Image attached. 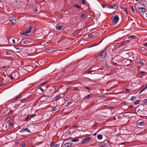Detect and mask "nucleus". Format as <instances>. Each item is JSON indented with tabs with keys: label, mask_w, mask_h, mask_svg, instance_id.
Here are the masks:
<instances>
[{
	"label": "nucleus",
	"mask_w": 147,
	"mask_h": 147,
	"mask_svg": "<svg viewBox=\"0 0 147 147\" xmlns=\"http://www.w3.org/2000/svg\"><path fill=\"white\" fill-rule=\"evenodd\" d=\"M30 118V117L28 116L27 117H26V119H25L27 121H28L29 120H30V119H29Z\"/></svg>",
	"instance_id": "nucleus-43"
},
{
	"label": "nucleus",
	"mask_w": 147,
	"mask_h": 147,
	"mask_svg": "<svg viewBox=\"0 0 147 147\" xmlns=\"http://www.w3.org/2000/svg\"><path fill=\"white\" fill-rule=\"evenodd\" d=\"M34 116L35 115H32L30 117V119L32 118V117H34Z\"/></svg>",
	"instance_id": "nucleus-57"
},
{
	"label": "nucleus",
	"mask_w": 147,
	"mask_h": 147,
	"mask_svg": "<svg viewBox=\"0 0 147 147\" xmlns=\"http://www.w3.org/2000/svg\"><path fill=\"white\" fill-rule=\"evenodd\" d=\"M61 98V97L60 95H57L54 98V100H55V101H57L59 99Z\"/></svg>",
	"instance_id": "nucleus-13"
},
{
	"label": "nucleus",
	"mask_w": 147,
	"mask_h": 147,
	"mask_svg": "<svg viewBox=\"0 0 147 147\" xmlns=\"http://www.w3.org/2000/svg\"><path fill=\"white\" fill-rule=\"evenodd\" d=\"M94 61H87V62H89V63H90V64L91 63H93Z\"/></svg>",
	"instance_id": "nucleus-56"
},
{
	"label": "nucleus",
	"mask_w": 147,
	"mask_h": 147,
	"mask_svg": "<svg viewBox=\"0 0 147 147\" xmlns=\"http://www.w3.org/2000/svg\"><path fill=\"white\" fill-rule=\"evenodd\" d=\"M21 146L22 147H24L26 146V144L25 143H23L21 144Z\"/></svg>",
	"instance_id": "nucleus-40"
},
{
	"label": "nucleus",
	"mask_w": 147,
	"mask_h": 147,
	"mask_svg": "<svg viewBox=\"0 0 147 147\" xmlns=\"http://www.w3.org/2000/svg\"><path fill=\"white\" fill-rule=\"evenodd\" d=\"M34 26L33 24H30L29 25V27L28 29L25 32H23V34L26 36H28V33L31 32V30Z\"/></svg>",
	"instance_id": "nucleus-1"
},
{
	"label": "nucleus",
	"mask_w": 147,
	"mask_h": 147,
	"mask_svg": "<svg viewBox=\"0 0 147 147\" xmlns=\"http://www.w3.org/2000/svg\"><path fill=\"white\" fill-rule=\"evenodd\" d=\"M100 57V53H97V54H96L95 55V57H94V58L95 57L97 58V57Z\"/></svg>",
	"instance_id": "nucleus-33"
},
{
	"label": "nucleus",
	"mask_w": 147,
	"mask_h": 147,
	"mask_svg": "<svg viewBox=\"0 0 147 147\" xmlns=\"http://www.w3.org/2000/svg\"><path fill=\"white\" fill-rule=\"evenodd\" d=\"M136 98L135 96H133L131 98V100L132 101H134Z\"/></svg>",
	"instance_id": "nucleus-36"
},
{
	"label": "nucleus",
	"mask_w": 147,
	"mask_h": 147,
	"mask_svg": "<svg viewBox=\"0 0 147 147\" xmlns=\"http://www.w3.org/2000/svg\"><path fill=\"white\" fill-rule=\"evenodd\" d=\"M38 89L41 90L42 92H43L44 91V90L41 87H39Z\"/></svg>",
	"instance_id": "nucleus-44"
},
{
	"label": "nucleus",
	"mask_w": 147,
	"mask_h": 147,
	"mask_svg": "<svg viewBox=\"0 0 147 147\" xmlns=\"http://www.w3.org/2000/svg\"><path fill=\"white\" fill-rule=\"evenodd\" d=\"M85 16V15L84 13H82L81 14V17L82 18H84Z\"/></svg>",
	"instance_id": "nucleus-38"
},
{
	"label": "nucleus",
	"mask_w": 147,
	"mask_h": 147,
	"mask_svg": "<svg viewBox=\"0 0 147 147\" xmlns=\"http://www.w3.org/2000/svg\"><path fill=\"white\" fill-rule=\"evenodd\" d=\"M9 125H10V126H11V127H12V126H13V123H12V122H11L10 123Z\"/></svg>",
	"instance_id": "nucleus-48"
},
{
	"label": "nucleus",
	"mask_w": 147,
	"mask_h": 147,
	"mask_svg": "<svg viewBox=\"0 0 147 147\" xmlns=\"http://www.w3.org/2000/svg\"><path fill=\"white\" fill-rule=\"evenodd\" d=\"M90 94H89L87 96H86L84 97V99H85L88 100L90 98Z\"/></svg>",
	"instance_id": "nucleus-24"
},
{
	"label": "nucleus",
	"mask_w": 147,
	"mask_h": 147,
	"mask_svg": "<svg viewBox=\"0 0 147 147\" xmlns=\"http://www.w3.org/2000/svg\"><path fill=\"white\" fill-rule=\"evenodd\" d=\"M133 105H131L129 107L130 109H132L133 107Z\"/></svg>",
	"instance_id": "nucleus-62"
},
{
	"label": "nucleus",
	"mask_w": 147,
	"mask_h": 147,
	"mask_svg": "<svg viewBox=\"0 0 147 147\" xmlns=\"http://www.w3.org/2000/svg\"><path fill=\"white\" fill-rule=\"evenodd\" d=\"M143 61H145L142 59H139L138 62L141 65L143 66L144 65Z\"/></svg>",
	"instance_id": "nucleus-10"
},
{
	"label": "nucleus",
	"mask_w": 147,
	"mask_h": 147,
	"mask_svg": "<svg viewBox=\"0 0 147 147\" xmlns=\"http://www.w3.org/2000/svg\"><path fill=\"white\" fill-rule=\"evenodd\" d=\"M122 9H124V11L126 12V13L127 14H128V11H127V9L125 8L124 7V8L123 7H122Z\"/></svg>",
	"instance_id": "nucleus-26"
},
{
	"label": "nucleus",
	"mask_w": 147,
	"mask_h": 147,
	"mask_svg": "<svg viewBox=\"0 0 147 147\" xmlns=\"http://www.w3.org/2000/svg\"><path fill=\"white\" fill-rule=\"evenodd\" d=\"M55 143H54V142H51L50 144V145L51 146L52 144H54Z\"/></svg>",
	"instance_id": "nucleus-59"
},
{
	"label": "nucleus",
	"mask_w": 147,
	"mask_h": 147,
	"mask_svg": "<svg viewBox=\"0 0 147 147\" xmlns=\"http://www.w3.org/2000/svg\"><path fill=\"white\" fill-rule=\"evenodd\" d=\"M144 45L145 46H146L147 47V42H146V43H145L144 44Z\"/></svg>",
	"instance_id": "nucleus-61"
},
{
	"label": "nucleus",
	"mask_w": 147,
	"mask_h": 147,
	"mask_svg": "<svg viewBox=\"0 0 147 147\" xmlns=\"http://www.w3.org/2000/svg\"><path fill=\"white\" fill-rule=\"evenodd\" d=\"M60 142H57L54 144H52L50 147H59L60 145Z\"/></svg>",
	"instance_id": "nucleus-6"
},
{
	"label": "nucleus",
	"mask_w": 147,
	"mask_h": 147,
	"mask_svg": "<svg viewBox=\"0 0 147 147\" xmlns=\"http://www.w3.org/2000/svg\"><path fill=\"white\" fill-rule=\"evenodd\" d=\"M93 34H89L88 35V36H89V37H92L93 36Z\"/></svg>",
	"instance_id": "nucleus-51"
},
{
	"label": "nucleus",
	"mask_w": 147,
	"mask_h": 147,
	"mask_svg": "<svg viewBox=\"0 0 147 147\" xmlns=\"http://www.w3.org/2000/svg\"><path fill=\"white\" fill-rule=\"evenodd\" d=\"M111 22L113 24L115 25L117 24L118 21L119 20V18L118 16H115L113 18H112Z\"/></svg>",
	"instance_id": "nucleus-2"
},
{
	"label": "nucleus",
	"mask_w": 147,
	"mask_h": 147,
	"mask_svg": "<svg viewBox=\"0 0 147 147\" xmlns=\"http://www.w3.org/2000/svg\"><path fill=\"white\" fill-rule=\"evenodd\" d=\"M140 100H136L134 103V104L135 105L138 104L140 103Z\"/></svg>",
	"instance_id": "nucleus-27"
},
{
	"label": "nucleus",
	"mask_w": 147,
	"mask_h": 147,
	"mask_svg": "<svg viewBox=\"0 0 147 147\" xmlns=\"http://www.w3.org/2000/svg\"><path fill=\"white\" fill-rule=\"evenodd\" d=\"M6 67V66H3L1 67V70H2V69H3L5 68Z\"/></svg>",
	"instance_id": "nucleus-49"
},
{
	"label": "nucleus",
	"mask_w": 147,
	"mask_h": 147,
	"mask_svg": "<svg viewBox=\"0 0 147 147\" xmlns=\"http://www.w3.org/2000/svg\"><path fill=\"white\" fill-rule=\"evenodd\" d=\"M10 78L11 80H13L14 79V78L13 77L12 75H10Z\"/></svg>",
	"instance_id": "nucleus-47"
},
{
	"label": "nucleus",
	"mask_w": 147,
	"mask_h": 147,
	"mask_svg": "<svg viewBox=\"0 0 147 147\" xmlns=\"http://www.w3.org/2000/svg\"><path fill=\"white\" fill-rule=\"evenodd\" d=\"M91 139L90 137H88L84 138L82 142V143L83 144H85L88 142Z\"/></svg>",
	"instance_id": "nucleus-3"
},
{
	"label": "nucleus",
	"mask_w": 147,
	"mask_h": 147,
	"mask_svg": "<svg viewBox=\"0 0 147 147\" xmlns=\"http://www.w3.org/2000/svg\"><path fill=\"white\" fill-rule=\"evenodd\" d=\"M4 53H5V55H8L9 54V52L7 51L6 50L5 51H4Z\"/></svg>",
	"instance_id": "nucleus-32"
},
{
	"label": "nucleus",
	"mask_w": 147,
	"mask_h": 147,
	"mask_svg": "<svg viewBox=\"0 0 147 147\" xmlns=\"http://www.w3.org/2000/svg\"><path fill=\"white\" fill-rule=\"evenodd\" d=\"M72 145V143H66L64 144L63 147H71Z\"/></svg>",
	"instance_id": "nucleus-7"
},
{
	"label": "nucleus",
	"mask_w": 147,
	"mask_h": 147,
	"mask_svg": "<svg viewBox=\"0 0 147 147\" xmlns=\"http://www.w3.org/2000/svg\"><path fill=\"white\" fill-rule=\"evenodd\" d=\"M138 10L140 13H144L146 11V9L142 7H138Z\"/></svg>",
	"instance_id": "nucleus-5"
},
{
	"label": "nucleus",
	"mask_w": 147,
	"mask_h": 147,
	"mask_svg": "<svg viewBox=\"0 0 147 147\" xmlns=\"http://www.w3.org/2000/svg\"><path fill=\"white\" fill-rule=\"evenodd\" d=\"M131 9L132 11H133L134 12H135V11L134 7L133 6H131Z\"/></svg>",
	"instance_id": "nucleus-34"
},
{
	"label": "nucleus",
	"mask_w": 147,
	"mask_h": 147,
	"mask_svg": "<svg viewBox=\"0 0 147 147\" xmlns=\"http://www.w3.org/2000/svg\"><path fill=\"white\" fill-rule=\"evenodd\" d=\"M87 90H91L88 87H84Z\"/></svg>",
	"instance_id": "nucleus-52"
},
{
	"label": "nucleus",
	"mask_w": 147,
	"mask_h": 147,
	"mask_svg": "<svg viewBox=\"0 0 147 147\" xmlns=\"http://www.w3.org/2000/svg\"><path fill=\"white\" fill-rule=\"evenodd\" d=\"M71 142H78L79 141V139L78 138L70 140Z\"/></svg>",
	"instance_id": "nucleus-19"
},
{
	"label": "nucleus",
	"mask_w": 147,
	"mask_h": 147,
	"mask_svg": "<svg viewBox=\"0 0 147 147\" xmlns=\"http://www.w3.org/2000/svg\"><path fill=\"white\" fill-rule=\"evenodd\" d=\"M129 42V41L128 40L124 41L122 43V45H126L127 44V42Z\"/></svg>",
	"instance_id": "nucleus-16"
},
{
	"label": "nucleus",
	"mask_w": 147,
	"mask_h": 147,
	"mask_svg": "<svg viewBox=\"0 0 147 147\" xmlns=\"http://www.w3.org/2000/svg\"><path fill=\"white\" fill-rule=\"evenodd\" d=\"M66 84L67 85H73L74 84L73 81H68L66 82Z\"/></svg>",
	"instance_id": "nucleus-14"
},
{
	"label": "nucleus",
	"mask_w": 147,
	"mask_h": 147,
	"mask_svg": "<svg viewBox=\"0 0 147 147\" xmlns=\"http://www.w3.org/2000/svg\"><path fill=\"white\" fill-rule=\"evenodd\" d=\"M82 4H84L86 2L85 0H82Z\"/></svg>",
	"instance_id": "nucleus-39"
},
{
	"label": "nucleus",
	"mask_w": 147,
	"mask_h": 147,
	"mask_svg": "<svg viewBox=\"0 0 147 147\" xmlns=\"http://www.w3.org/2000/svg\"><path fill=\"white\" fill-rule=\"evenodd\" d=\"M138 124L139 125H145V123L144 122H140L138 123Z\"/></svg>",
	"instance_id": "nucleus-17"
},
{
	"label": "nucleus",
	"mask_w": 147,
	"mask_h": 147,
	"mask_svg": "<svg viewBox=\"0 0 147 147\" xmlns=\"http://www.w3.org/2000/svg\"><path fill=\"white\" fill-rule=\"evenodd\" d=\"M13 112V111L12 110H11L8 114V115H9L11 113Z\"/></svg>",
	"instance_id": "nucleus-35"
},
{
	"label": "nucleus",
	"mask_w": 147,
	"mask_h": 147,
	"mask_svg": "<svg viewBox=\"0 0 147 147\" xmlns=\"http://www.w3.org/2000/svg\"><path fill=\"white\" fill-rule=\"evenodd\" d=\"M72 103V102L71 101H69L67 103L66 105L67 106H69L70 104Z\"/></svg>",
	"instance_id": "nucleus-41"
},
{
	"label": "nucleus",
	"mask_w": 147,
	"mask_h": 147,
	"mask_svg": "<svg viewBox=\"0 0 147 147\" xmlns=\"http://www.w3.org/2000/svg\"><path fill=\"white\" fill-rule=\"evenodd\" d=\"M127 143L126 142H125L124 143H122L121 144V145H125Z\"/></svg>",
	"instance_id": "nucleus-58"
},
{
	"label": "nucleus",
	"mask_w": 147,
	"mask_h": 147,
	"mask_svg": "<svg viewBox=\"0 0 147 147\" xmlns=\"http://www.w3.org/2000/svg\"><path fill=\"white\" fill-rule=\"evenodd\" d=\"M25 131H27L29 133H31V132L30 131V130L28 128H25L21 129L20 131V132L23 133Z\"/></svg>",
	"instance_id": "nucleus-8"
},
{
	"label": "nucleus",
	"mask_w": 147,
	"mask_h": 147,
	"mask_svg": "<svg viewBox=\"0 0 147 147\" xmlns=\"http://www.w3.org/2000/svg\"><path fill=\"white\" fill-rule=\"evenodd\" d=\"M103 145L104 147H109L110 145L108 142H105L103 144Z\"/></svg>",
	"instance_id": "nucleus-9"
},
{
	"label": "nucleus",
	"mask_w": 147,
	"mask_h": 147,
	"mask_svg": "<svg viewBox=\"0 0 147 147\" xmlns=\"http://www.w3.org/2000/svg\"><path fill=\"white\" fill-rule=\"evenodd\" d=\"M16 20L15 19H13L10 20V23L12 24H13L16 23Z\"/></svg>",
	"instance_id": "nucleus-12"
},
{
	"label": "nucleus",
	"mask_w": 147,
	"mask_h": 147,
	"mask_svg": "<svg viewBox=\"0 0 147 147\" xmlns=\"http://www.w3.org/2000/svg\"><path fill=\"white\" fill-rule=\"evenodd\" d=\"M14 47L17 50L19 49V48L16 45H14Z\"/></svg>",
	"instance_id": "nucleus-46"
},
{
	"label": "nucleus",
	"mask_w": 147,
	"mask_h": 147,
	"mask_svg": "<svg viewBox=\"0 0 147 147\" xmlns=\"http://www.w3.org/2000/svg\"><path fill=\"white\" fill-rule=\"evenodd\" d=\"M68 127H69V126H66L65 127V128L66 129H67V128H68Z\"/></svg>",
	"instance_id": "nucleus-64"
},
{
	"label": "nucleus",
	"mask_w": 147,
	"mask_h": 147,
	"mask_svg": "<svg viewBox=\"0 0 147 147\" xmlns=\"http://www.w3.org/2000/svg\"><path fill=\"white\" fill-rule=\"evenodd\" d=\"M146 73V72L145 71H141L140 72V74H144V73Z\"/></svg>",
	"instance_id": "nucleus-54"
},
{
	"label": "nucleus",
	"mask_w": 147,
	"mask_h": 147,
	"mask_svg": "<svg viewBox=\"0 0 147 147\" xmlns=\"http://www.w3.org/2000/svg\"><path fill=\"white\" fill-rule=\"evenodd\" d=\"M140 49L141 50H142L144 51H145L146 50V49L144 47H140Z\"/></svg>",
	"instance_id": "nucleus-29"
},
{
	"label": "nucleus",
	"mask_w": 147,
	"mask_h": 147,
	"mask_svg": "<svg viewBox=\"0 0 147 147\" xmlns=\"http://www.w3.org/2000/svg\"><path fill=\"white\" fill-rule=\"evenodd\" d=\"M95 72V71H92L91 70H90V71H88V72H87V73L88 74H94V73H92V72Z\"/></svg>",
	"instance_id": "nucleus-28"
},
{
	"label": "nucleus",
	"mask_w": 147,
	"mask_h": 147,
	"mask_svg": "<svg viewBox=\"0 0 147 147\" xmlns=\"http://www.w3.org/2000/svg\"><path fill=\"white\" fill-rule=\"evenodd\" d=\"M125 90L126 91V92L128 93V92L129 91V89L128 88H125Z\"/></svg>",
	"instance_id": "nucleus-50"
},
{
	"label": "nucleus",
	"mask_w": 147,
	"mask_h": 147,
	"mask_svg": "<svg viewBox=\"0 0 147 147\" xmlns=\"http://www.w3.org/2000/svg\"><path fill=\"white\" fill-rule=\"evenodd\" d=\"M21 95V94H20V95H19V96H18L16 97L14 99H13V100H16L18 99H19V98L20 96Z\"/></svg>",
	"instance_id": "nucleus-31"
},
{
	"label": "nucleus",
	"mask_w": 147,
	"mask_h": 147,
	"mask_svg": "<svg viewBox=\"0 0 147 147\" xmlns=\"http://www.w3.org/2000/svg\"><path fill=\"white\" fill-rule=\"evenodd\" d=\"M74 7H76L78 9H79L81 7V5H79L76 4H75L74 5Z\"/></svg>",
	"instance_id": "nucleus-15"
},
{
	"label": "nucleus",
	"mask_w": 147,
	"mask_h": 147,
	"mask_svg": "<svg viewBox=\"0 0 147 147\" xmlns=\"http://www.w3.org/2000/svg\"><path fill=\"white\" fill-rule=\"evenodd\" d=\"M28 42L27 41H23L24 44H28Z\"/></svg>",
	"instance_id": "nucleus-53"
},
{
	"label": "nucleus",
	"mask_w": 147,
	"mask_h": 147,
	"mask_svg": "<svg viewBox=\"0 0 147 147\" xmlns=\"http://www.w3.org/2000/svg\"><path fill=\"white\" fill-rule=\"evenodd\" d=\"M12 42L13 43H15V40L14 39H13L12 40Z\"/></svg>",
	"instance_id": "nucleus-60"
},
{
	"label": "nucleus",
	"mask_w": 147,
	"mask_h": 147,
	"mask_svg": "<svg viewBox=\"0 0 147 147\" xmlns=\"http://www.w3.org/2000/svg\"><path fill=\"white\" fill-rule=\"evenodd\" d=\"M62 26H59V25L57 24L56 26V29L59 30H61L62 29Z\"/></svg>",
	"instance_id": "nucleus-11"
},
{
	"label": "nucleus",
	"mask_w": 147,
	"mask_h": 147,
	"mask_svg": "<svg viewBox=\"0 0 147 147\" xmlns=\"http://www.w3.org/2000/svg\"><path fill=\"white\" fill-rule=\"evenodd\" d=\"M52 107V111L53 112L55 111L57 109V108L55 107Z\"/></svg>",
	"instance_id": "nucleus-25"
},
{
	"label": "nucleus",
	"mask_w": 147,
	"mask_h": 147,
	"mask_svg": "<svg viewBox=\"0 0 147 147\" xmlns=\"http://www.w3.org/2000/svg\"><path fill=\"white\" fill-rule=\"evenodd\" d=\"M147 88V84L146 85L145 87L143 88L141 91V92H140V93L141 94V93L144 91V90H145Z\"/></svg>",
	"instance_id": "nucleus-21"
},
{
	"label": "nucleus",
	"mask_w": 147,
	"mask_h": 147,
	"mask_svg": "<svg viewBox=\"0 0 147 147\" xmlns=\"http://www.w3.org/2000/svg\"><path fill=\"white\" fill-rule=\"evenodd\" d=\"M102 6L103 8H105L106 7V6L104 5H102Z\"/></svg>",
	"instance_id": "nucleus-63"
},
{
	"label": "nucleus",
	"mask_w": 147,
	"mask_h": 147,
	"mask_svg": "<svg viewBox=\"0 0 147 147\" xmlns=\"http://www.w3.org/2000/svg\"><path fill=\"white\" fill-rule=\"evenodd\" d=\"M97 138L98 139L100 140L102 138V137L101 135L98 134L97 136Z\"/></svg>",
	"instance_id": "nucleus-20"
},
{
	"label": "nucleus",
	"mask_w": 147,
	"mask_h": 147,
	"mask_svg": "<svg viewBox=\"0 0 147 147\" xmlns=\"http://www.w3.org/2000/svg\"><path fill=\"white\" fill-rule=\"evenodd\" d=\"M113 9H117L118 7V5H116L115 4H113Z\"/></svg>",
	"instance_id": "nucleus-22"
},
{
	"label": "nucleus",
	"mask_w": 147,
	"mask_h": 147,
	"mask_svg": "<svg viewBox=\"0 0 147 147\" xmlns=\"http://www.w3.org/2000/svg\"><path fill=\"white\" fill-rule=\"evenodd\" d=\"M26 101V100L25 99H22L21 100V102L24 103Z\"/></svg>",
	"instance_id": "nucleus-45"
},
{
	"label": "nucleus",
	"mask_w": 147,
	"mask_h": 147,
	"mask_svg": "<svg viewBox=\"0 0 147 147\" xmlns=\"http://www.w3.org/2000/svg\"><path fill=\"white\" fill-rule=\"evenodd\" d=\"M33 11L35 13H36L38 11L37 9H34Z\"/></svg>",
	"instance_id": "nucleus-55"
},
{
	"label": "nucleus",
	"mask_w": 147,
	"mask_h": 147,
	"mask_svg": "<svg viewBox=\"0 0 147 147\" xmlns=\"http://www.w3.org/2000/svg\"><path fill=\"white\" fill-rule=\"evenodd\" d=\"M70 69V67H69L67 66V67H66L65 68V70H64L65 72V73H68V72L67 71V70H68V69Z\"/></svg>",
	"instance_id": "nucleus-23"
},
{
	"label": "nucleus",
	"mask_w": 147,
	"mask_h": 147,
	"mask_svg": "<svg viewBox=\"0 0 147 147\" xmlns=\"http://www.w3.org/2000/svg\"><path fill=\"white\" fill-rule=\"evenodd\" d=\"M11 119V116H10L9 117L7 118L6 119L5 121H9V120H10Z\"/></svg>",
	"instance_id": "nucleus-30"
},
{
	"label": "nucleus",
	"mask_w": 147,
	"mask_h": 147,
	"mask_svg": "<svg viewBox=\"0 0 147 147\" xmlns=\"http://www.w3.org/2000/svg\"><path fill=\"white\" fill-rule=\"evenodd\" d=\"M136 38V36L134 35H131V36H129L128 38H131L132 39H135Z\"/></svg>",
	"instance_id": "nucleus-18"
},
{
	"label": "nucleus",
	"mask_w": 147,
	"mask_h": 147,
	"mask_svg": "<svg viewBox=\"0 0 147 147\" xmlns=\"http://www.w3.org/2000/svg\"><path fill=\"white\" fill-rule=\"evenodd\" d=\"M106 6L108 8H113V4L112 5H111L110 6H109L107 5Z\"/></svg>",
	"instance_id": "nucleus-37"
},
{
	"label": "nucleus",
	"mask_w": 147,
	"mask_h": 147,
	"mask_svg": "<svg viewBox=\"0 0 147 147\" xmlns=\"http://www.w3.org/2000/svg\"><path fill=\"white\" fill-rule=\"evenodd\" d=\"M142 102L144 103H147V99H144L142 100Z\"/></svg>",
	"instance_id": "nucleus-42"
},
{
	"label": "nucleus",
	"mask_w": 147,
	"mask_h": 147,
	"mask_svg": "<svg viewBox=\"0 0 147 147\" xmlns=\"http://www.w3.org/2000/svg\"><path fill=\"white\" fill-rule=\"evenodd\" d=\"M100 57L101 58H103L106 56L107 53L105 50L102 51L100 53Z\"/></svg>",
	"instance_id": "nucleus-4"
}]
</instances>
